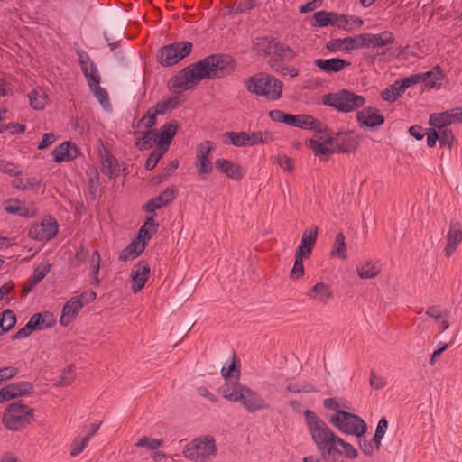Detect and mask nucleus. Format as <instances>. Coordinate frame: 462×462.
<instances>
[{"label":"nucleus","mask_w":462,"mask_h":462,"mask_svg":"<svg viewBox=\"0 0 462 462\" xmlns=\"http://www.w3.org/2000/svg\"><path fill=\"white\" fill-rule=\"evenodd\" d=\"M219 392L225 399L240 403L249 413L270 409V404L263 398L239 382H226Z\"/></svg>","instance_id":"f257e3e1"},{"label":"nucleus","mask_w":462,"mask_h":462,"mask_svg":"<svg viewBox=\"0 0 462 462\" xmlns=\"http://www.w3.org/2000/svg\"><path fill=\"white\" fill-rule=\"evenodd\" d=\"M304 416L309 431L317 448L319 451L326 450L328 455L340 453V450L336 448V439L338 437L331 430L326 422L310 410H306Z\"/></svg>","instance_id":"f03ea898"},{"label":"nucleus","mask_w":462,"mask_h":462,"mask_svg":"<svg viewBox=\"0 0 462 462\" xmlns=\"http://www.w3.org/2000/svg\"><path fill=\"white\" fill-rule=\"evenodd\" d=\"M244 86L250 93L264 97L271 101L279 100L283 88L281 80L267 73H257L247 78L244 81Z\"/></svg>","instance_id":"7ed1b4c3"},{"label":"nucleus","mask_w":462,"mask_h":462,"mask_svg":"<svg viewBox=\"0 0 462 462\" xmlns=\"http://www.w3.org/2000/svg\"><path fill=\"white\" fill-rule=\"evenodd\" d=\"M157 229L158 224L154 221V214H152L140 228L137 237L120 253L118 260L127 262L137 258L143 252L147 241L157 232Z\"/></svg>","instance_id":"20e7f679"},{"label":"nucleus","mask_w":462,"mask_h":462,"mask_svg":"<svg viewBox=\"0 0 462 462\" xmlns=\"http://www.w3.org/2000/svg\"><path fill=\"white\" fill-rule=\"evenodd\" d=\"M202 79V60L189 65L170 79L169 88L174 92L192 88Z\"/></svg>","instance_id":"39448f33"},{"label":"nucleus","mask_w":462,"mask_h":462,"mask_svg":"<svg viewBox=\"0 0 462 462\" xmlns=\"http://www.w3.org/2000/svg\"><path fill=\"white\" fill-rule=\"evenodd\" d=\"M328 421L340 432L354 435L356 438L363 437L367 429L364 420L356 414L346 411H337L330 417Z\"/></svg>","instance_id":"423d86ee"},{"label":"nucleus","mask_w":462,"mask_h":462,"mask_svg":"<svg viewBox=\"0 0 462 462\" xmlns=\"http://www.w3.org/2000/svg\"><path fill=\"white\" fill-rule=\"evenodd\" d=\"M365 97L346 89L336 93H330L324 97L323 103L333 106L339 112L348 113L362 107L365 105Z\"/></svg>","instance_id":"0eeeda50"},{"label":"nucleus","mask_w":462,"mask_h":462,"mask_svg":"<svg viewBox=\"0 0 462 462\" xmlns=\"http://www.w3.org/2000/svg\"><path fill=\"white\" fill-rule=\"evenodd\" d=\"M33 409L23 403H11L5 411L3 424L11 430H18L29 424L32 416Z\"/></svg>","instance_id":"6e6552de"},{"label":"nucleus","mask_w":462,"mask_h":462,"mask_svg":"<svg viewBox=\"0 0 462 462\" xmlns=\"http://www.w3.org/2000/svg\"><path fill=\"white\" fill-rule=\"evenodd\" d=\"M190 42H176L161 48L158 60L163 67H171L187 57L192 50Z\"/></svg>","instance_id":"1a4fd4ad"},{"label":"nucleus","mask_w":462,"mask_h":462,"mask_svg":"<svg viewBox=\"0 0 462 462\" xmlns=\"http://www.w3.org/2000/svg\"><path fill=\"white\" fill-rule=\"evenodd\" d=\"M233 69L234 60L229 55H212L204 59V78H223Z\"/></svg>","instance_id":"9d476101"},{"label":"nucleus","mask_w":462,"mask_h":462,"mask_svg":"<svg viewBox=\"0 0 462 462\" xmlns=\"http://www.w3.org/2000/svg\"><path fill=\"white\" fill-rule=\"evenodd\" d=\"M58 234V225L54 218H44L41 223L33 224L29 230L31 238L37 241H49Z\"/></svg>","instance_id":"9b49d317"},{"label":"nucleus","mask_w":462,"mask_h":462,"mask_svg":"<svg viewBox=\"0 0 462 462\" xmlns=\"http://www.w3.org/2000/svg\"><path fill=\"white\" fill-rule=\"evenodd\" d=\"M328 142L333 146L335 152H351L358 147L356 138L345 132H338L328 137Z\"/></svg>","instance_id":"f8f14e48"},{"label":"nucleus","mask_w":462,"mask_h":462,"mask_svg":"<svg viewBox=\"0 0 462 462\" xmlns=\"http://www.w3.org/2000/svg\"><path fill=\"white\" fill-rule=\"evenodd\" d=\"M290 126L299 127L302 129L314 130L317 133L325 131V126L318 119L309 115H290L286 118Z\"/></svg>","instance_id":"ddd939ff"},{"label":"nucleus","mask_w":462,"mask_h":462,"mask_svg":"<svg viewBox=\"0 0 462 462\" xmlns=\"http://www.w3.org/2000/svg\"><path fill=\"white\" fill-rule=\"evenodd\" d=\"M215 169L234 180H240L245 175V170L240 164L224 158L216 160Z\"/></svg>","instance_id":"4468645a"},{"label":"nucleus","mask_w":462,"mask_h":462,"mask_svg":"<svg viewBox=\"0 0 462 462\" xmlns=\"http://www.w3.org/2000/svg\"><path fill=\"white\" fill-rule=\"evenodd\" d=\"M361 48H381L393 43L394 36L389 31L381 33H363L361 34Z\"/></svg>","instance_id":"2eb2a0df"},{"label":"nucleus","mask_w":462,"mask_h":462,"mask_svg":"<svg viewBox=\"0 0 462 462\" xmlns=\"http://www.w3.org/2000/svg\"><path fill=\"white\" fill-rule=\"evenodd\" d=\"M78 56L81 69L86 77L88 87L99 84L100 75L98 73L97 66L90 60L89 56L82 51L78 52Z\"/></svg>","instance_id":"dca6fc26"},{"label":"nucleus","mask_w":462,"mask_h":462,"mask_svg":"<svg viewBox=\"0 0 462 462\" xmlns=\"http://www.w3.org/2000/svg\"><path fill=\"white\" fill-rule=\"evenodd\" d=\"M150 276L149 264L144 261L137 263L131 272L132 290L134 292L140 291Z\"/></svg>","instance_id":"f3484780"},{"label":"nucleus","mask_w":462,"mask_h":462,"mask_svg":"<svg viewBox=\"0 0 462 462\" xmlns=\"http://www.w3.org/2000/svg\"><path fill=\"white\" fill-rule=\"evenodd\" d=\"M318 232L319 228L317 226H313L303 232L300 245L296 249V255L306 258L310 257L317 241Z\"/></svg>","instance_id":"a211bd4d"},{"label":"nucleus","mask_w":462,"mask_h":462,"mask_svg":"<svg viewBox=\"0 0 462 462\" xmlns=\"http://www.w3.org/2000/svg\"><path fill=\"white\" fill-rule=\"evenodd\" d=\"M447 244L445 246V254L447 257L451 256L457 250L458 245L462 241V224L459 222H451L449 230L447 234Z\"/></svg>","instance_id":"6ab92c4d"},{"label":"nucleus","mask_w":462,"mask_h":462,"mask_svg":"<svg viewBox=\"0 0 462 462\" xmlns=\"http://www.w3.org/2000/svg\"><path fill=\"white\" fill-rule=\"evenodd\" d=\"M83 306L84 303L79 298L72 297L69 299L62 309L60 323L64 327L69 326L74 320Z\"/></svg>","instance_id":"aec40b11"},{"label":"nucleus","mask_w":462,"mask_h":462,"mask_svg":"<svg viewBox=\"0 0 462 462\" xmlns=\"http://www.w3.org/2000/svg\"><path fill=\"white\" fill-rule=\"evenodd\" d=\"M178 125L175 122H170L163 125L161 128L160 134H157L154 143H157V148L164 149L167 152L169 145L176 134Z\"/></svg>","instance_id":"412c9836"},{"label":"nucleus","mask_w":462,"mask_h":462,"mask_svg":"<svg viewBox=\"0 0 462 462\" xmlns=\"http://www.w3.org/2000/svg\"><path fill=\"white\" fill-rule=\"evenodd\" d=\"M253 50L258 54L273 56L277 52V42L272 37H258L253 41Z\"/></svg>","instance_id":"4be33fe9"},{"label":"nucleus","mask_w":462,"mask_h":462,"mask_svg":"<svg viewBox=\"0 0 462 462\" xmlns=\"http://www.w3.org/2000/svg\"><path fill=\"white\" fill-rule=\"evenodd\" d=\"M314 64L327 73L338 72L350 65V62L340 58L317 59Z\"/></svg>","instance_id":"5701e85b"},{"label":"nucleus","mask_w":462,"mask_h":462,"mask_svg":"<svg viewBox=\"0 0 462 462\" xmlns=\"http://www.w3.org/2000/svg\"><path fill=\"white\" fill-rule=\"evenodd\" d=\"M174 198H175V190L173 189H166L158 197L149 200L143 206V208L147 212L153 213L156 209H159L162 207L169 204L171 201H172L174 199Z\"/></svg>","instance_id":"b1692460"},{"label":"nucleus","mask_w":462,"mask_h":462,"mask_svg":"<svg viewBox=\"0 0 462 462\" xmlns=\"http://www.w3.org/2000/svg\"><path fill=\"white\" fill-rule=\"evenodd\" d=\"M7 401L25 396L32 392V386L29 382H19L2 388Z\"/></svg>","instance_id":"393cba45"},{"label":"nucleus","mask_w":462,"mask_h":462,"mask_svg":"<svg viewBox=\"0 0 462 462\" xmlns=\"http://www.w3.org/2000/svg\"><path fill=\"white\" fill-rule=\"evenodd\" d=\"M52 153L55 162H61L64 161H70L76 158L79 154V151L73 143L69 142H65L61 143L60 146L56 147L53 150Z\"/></svg>","instance_id":"a878e982"},{"label":"nucleus","mask_w":462,"mask_h":462,"mask_svg":"<svg viewBox=\"0 0 462 462\" xmlns=\"http://www.w3.org/2000/svg\"><path fill=\"white\" fill-rule=\"evenodd\" d=\"M357 120L360 124L368 127L378 126L384 122L383 117L371 107L360 111L357 114Z\"/></svg>","instance_id":"bb28decb"},{"label":"nucleus","mask_w":462,"mask_h":462,"mask_svg":"<svg viewBox=\"0 0 462 462\" xmlns=\"http://www.w3.org/2000/svg\"><path fill=\"white\" fill-rule=\"evenodd\" d=\"M308 296L326 304L332 298V291L327 283L318 282L309 291Z\"/></svg>","instance_id":"cd10ccee"},{"label":"nucleus","mask_w":462,"mask_h":462,"mask_svg":"<svg viewBox=\"0 0 462 462\" xmlns=\"http://www.w3.org/2000/svg\"><path fill=\"white\" fill-rule=\"evenodd\" d=\"M356 272L361 279H374L380 273L381 268L377 262L366 261L357 265Z\"/></svg>","instance_id":"c85d7f7f"},{"label":"nucleus","mask_w":462,"mask_h":462,"mask_svg":"<svg viewBox=\"0 0 462 462\" xmlns=\"http://www.w3.org/2000/svg\"><path fill=\"white\" fill-rule=\"evenodd\" d=\"M119 171V164L116 157L111 153H106L101 161V171L109 178H114L118 175Z\"/></svg>","instance_id":"c756f323"},{"label":"nucleus","mask_w":462,"mask_h":462,"mask_svg":"<svg viewBox=\"0 0 462 462\" xmlns=\"http://www.w3.org/2000/svg\"><path fill=\"white\" fill-rule=\"evenodd\" d=\"M30 106L34 110H42L45 107L48 103V96L42 88H36L32 90L28 94Z\"/></svg>","instance_id":"7c9ffc66"},{"label":"nucleus","mask_w":462,"mask_h":462,"mask_svg":"<svg viewBox=\"0 0 462 462\" xmlns=\"http://www.w3.org/2000/svg\"><path fill=\"white\" fill-rule=\"evenodd\" d=\"M30 319L33 322L36 329L41 330L51 328L56 323L54 316L48 311L34 314Z\"/></svg>","instance_id":"2f4dec72"},{"label":"nucleus","mask_w":462,"mask_h":462,"mask_svg":"<svg viewBox=\"0 0 462 462\" xmlns=\"http://www.w3.org/2000/svg\"><path fill=\"white\" fill-rule=\"evenodd\" d=\"M331 255L338 257L342 260L346 259V244L345 242V236L343 233H337L331 250Z\"/></svg>","instance_id":"473e14b6"},{"label":"nucleus","mask_w":462,"mask_h":462,"mask_svg":"<svg viewBox=\"0 0 462 462\" xmlns=\"http://www.w3.org/2000/svg\"><path fill=\"white\" fill-rule=\"evenodd\" d=\"M223 138L226 144H232L237 147L247 146L246 132H227L223 135Z\"/></svg>","instance_id":"72a5a7b5"},{"label":"nucleus","mask_w":462,"mask_h":462,"mask_svg":"<svg viewBox=\"0 0 462 462\" xmlns=\"http://www.w3.org/2000/svg\"><path fill=\"white\" fill-rule=\"evenodd\" d=\"M309 145L310 148L318 156L327 155L335 152V149H333V146L329 144V143L328 142V138H326L323 142H319L311 139L310 140Z\"/></svg>","instance_id":"f704fd0d"},{"label":"nucleus","mask_w":462,"mask_h":462,"mask_svg":"<svg viewBox=\"0 0 462 462\" xmlns=\"http://www.w3.org/2000/svg\"><path fill=\"white\" fill-rule=\"evenodd\" d=\"M221 374L226 379H235L234 382H238L240 377V370L236 365V356H233L231 362L229 364H226L221 369Z\"/></svg>","instance_id":"c9c22d12"},{"label":"nucleus","mask_w":462,"mask_h":462,"mask_svg":"<svg viewBox=\"0 0 462 462\" xmlns=\"http://www.w3.org/2000/svg\"><path fill=\"white\" fill-rule=\"evenodd\" d=\"M443 78L442 71L439 67H435L432 70L423 72V80L422 82L429 88H439V81H440Z\"/></svg>","instance_id":"e433bc0d"},{"label":"nucleus","mask_w":462,"mask_h":462,"mask_svg":"<svg viewBox=\"0 0 462 462\" xmlns=\"http://www.w3.org/2000/svg\"><path fill=\"white\" fill-rule=\"evenodd\" d=\"M202 446V439L196 438L190 441L183 451L184 456L191 460H197L200 455V449Z\"/></svg>","instance_id":"4c0bfd02"},{"label":"nucleus","mask_w":462,"mask_h":462,"mask_svg":"<svg viewBox=\"0 0 462 462\" xmlns=\"http://www.w3.org/2000/svg\"><path fill=\"white\" fill-rule=\"evenodd\" d=\"M16 322V317L13 310H5L0 319V336L14 328Z\"/></svg>","instance_id":"58836bf2"},{"label":"nucleus","mask_w":462,"mask_h":462,"mask_svg":"<svg viewBox=\"0 0 462 462\" xmlns=\"http://www.w3.org/2000/svg\"><path fill=\"white\" fill-rule=\"evenodd\" d=\"M41 181L36 178H29V179H15L13 181V186L15 189H23V190H36L40 188Z\"/></svg>","instance_id":"ea45409f"},{"label":"nucleus","mask_w":462,"mask_h":462,"mask_svg":"<svg viewBox=\"0 0 462 462\" xmlns=\"http://www.w3.org/2000/svg\"><path fill=\"white\" fill-rule=\"evenodd\" d=\"M429 123L435 129L448 128L450 125L447 111L430 115Z\"/></svg>","instance_id":"a19ab883"},{"label":"nucleus","mask_w":462,"mask_h":462,"mask_svg":"<svg viewBox=\"0 0 462 462\" xmlns=\"http://www.w3.org/2000/svg\"><path fill=\"white\" fill-rule=\"evenodd\" d=\"M399 87H401L400 83L398 81L394 82L388 88L382 91V98L388 102L395 101L404 92L403 89H401Z\"/></svg>","instance_id":"79ce46f5"},{"label":"nucleus","mask_w":462,"mask_h":462,"mask_svg":"<svg viewBox=\"0 0 462 462\" xmlns=\"http://www.w3.org/2000/svg\"><path fill=\"white\" fill-rule=\"evenodd\" d=\"M90 439V435L78 436L72 441L70 445V456L77 457L87 447Z\"/></svg>","instance_id":"37998d69"},{"label":"nucleus","mask_w":462,"mask_h":462,"mask_svg":"<svg viewBox=\"0 0 462 462\" xmlns=\"http://www.w3.org/2000/svg\"><path fill=\"white\" fill-rule=\"evenodd\" d=\"M388 427V421L385 418H382L375 430V433L373 438V441L374 442L376 450H379L382 445V439L386 432V429Z\"/></svg>","instance_id":"c03bdc74"},{"label":"nucleus","mask_w":462,"mask_h":462,"mask_svg":"<svg viewBox=\"0 0 462 462\" xmlns=\"http://www.w3.org/2000/svg\"><path fill=\"white\" fill-rule=\"evenodd\" d=\"M101 257L98 251H94L90 256V267L92 269L93 284L99 285L98 278L100 269Z\"/></svg>","instance_id":"a18cd8bd"},{"label":"nucleus","mask_w":462,"mask_h":462,"mask_svg":"<svg viewBox=\"0 0 462 462\" xmlns=\"http://www.w3.org/2000/svg\"><path fill=\"white\" fill-rule=\"evenodd\" d=\"M178 106H179V97H172L167 100L158 103L154 106V108L156 109V113H159L160 115H163V114L176 108Z\"/></svg>","instance_id":"49530a36"},{"label":"nucleus","mask_w":462,"mask_h":462,"mask_svg":"<svg viewBox=\"0 0 462 462\" xmlns=\"http://www.w3.org/2000/svg\"><path fill=\"white\" fill-rule=\"evenodd\" d=\"M89 88L103 107L106 108L110 106L108 94L99 84L89 87Z\"/></svg>","instance_id":"de8ad7c7"},{"label":"nucleus","mask_w":462,"mask_h":462,"mask_svg":"<svg viewBox=\"0 0 462 462\" xmlns=\"http://www.w3.org/2000/svg\"><path fill=\"white\" fill-rule=\"evenodd\" d=\"M75 373L72 365H68L61 373L60 380L56 383L57 386L64 387L69 386L74 381Z\"/></svg>","instance_id":"09e8293b"},{"label":"nucleus","mask_w":462,"mask_h":462,"mask_svg":"<svg viewBox=\"0 0 462 462\" xmlns=\"http://www.w3.org/2000/svg\"><path fill=\"white\" fill-rule=\"evenodd\" d=\"M314 25L325 27L328 24L333 25V13L319 11L314 14Z\"/></svg>","instance_id":"8fccbe9b"},{"label":"nucleus","mask_w":462,"mask_h":462,"mask_svg":"<svg viewBox=\"0 0 462 462\" xmlns=\"http://www.w3.org/2000/svg\"><path fill=\"white\" fill-rule=\"evenodd\" d=\"M270 65L275 72H278L283 76L289 75L290 77H296L299 74L297 69L292 66H282L277 62L274 59L271 60Z\"/></svg>","instance_id":"3c124183"},{"label":"nucleus","mask_w":462,"mask_h":462,"mask_svg":"<svg viewBox=\"0 0 462 462\" xmlns=\"http://www.w3.org/2000/svg\"><path fill=\"white\" fill-rule=\"evenodd\" d=\"M296 56L295 51L288 46L280 44L277 42V52H274L273 57L280 59L282 60L291 61Z\"/></svg>","instance_id":"603ef678"},{"label":"nucleus","mask_w":462,"mask_h":462,"mask_svg":"<svg viewBox=\"0 0 462 462\" xmlns=\"http://www.w3.org/2000/svg\"><path fill=\"white\" fill-rule=\"evenodd\" d=\"M333 26L346 31L353 30V23H351L350 17L346 14L333 13Z\"/></svg>","instance_id":"864d4df0"},{"label":"nucleus","mask_w":462,"mask_h":462,"mask_svg":"<svg viewBox=\"0 0 462 462\" xmlns=\"http://www.w3.org/2000/svg\"><path fill=\"white\" fill-rule=\"evenodd\" d=\"M337 445L342 448L343 450L340 451V453H343L346 457L351 459L357 457L358 452L356 448H355L350 443L345 441L343 439L339 437L336 439V447Z\"/></svg>","instance_id":"5fc2aeb1"},{"label":"nucleus","mask_w":462,"mask_h":462,"mask_svg":"<svg viewBox=\"0 0 462 462\" xmlns=\"http://www.w3.org/2000/svg\"><path fill=\"white\" fill-rule=\"evenodd\" d=\"M439 141L440 145L442 146H448V148L452 147V144L455 141V137L453 135V133L450 128H443V129H437Z\"/></svg>","instance_id":"6e6d98bb"},{"label":"nucleus","mask_w":462,"mask_h":462,"mask_svg":"<svg viewBox=\"0 0 462 462\" xmlns=\"http://www.w3.org/2000/svg\"><path fill=\"white\" fill-rule=\"evenodd\" d=\"M157 134L153 133L152 130H146L141 134V136L137 138L136 146L140 150L146 149L152 141L154 142Z\"/></svg>","instance_id":"4d7b16f0"},{"label":"nucleus","mask_w":462,"mask_h":462,"mask_svg":"<svg viewBox=\"0 0 462 462\" xmlns=\"http://www.w3.org/2000/svg\"><path fill=\"white\" fill-rule=\"evenodd\" d=\"M162 445V440L149 437H143L140 439L135 446L140 448H147L151 450H157Z\"/></svg>","instance_id":"13d9d810"},{"label":"nucleus","mask_w":462,"mask_h":462,"mask_svg":"<svg viewBox=\"0 0 462 462\" xmlns=\"http://www.w3.org/2000/svg\"><path fill=\"white\" fill-rule=\"evenodd\" d=\"M217 447L215 439L211 436H204V459L215 457Z\"/></svg>","instance_id":"bf43d9fd"},{"label":"nucleus","mask_w":462,"mask_h":462,"mask_svg":"<svg viewBox=\"0 0 462 462\" xmlns=\"http://www.w3.org/2000/svg\"><path fill=\"white\" fill-rule=\"evenodd\" d=\"M305 257L295 254V262L291 271L290 276L293 280H298L304 275L303 259Z\"/></svg>","instance_id":"052dcab7"},{"label":"nucleus","mask_w":462,"mask_h":462,"mask_svg":"<svg viewBox=\"0 0 462 462\" xmlns=\"http://www.w3.org/2000/svg\"><path fill=\"white\" fill-rule=\"evenodd\" d=\"M286 389L291 393H312L315 392V387L310 383H290L287 384Z\"/></svg>","instance_id":"680f3d73"},{"label":"nucleus","mask_w":462,"mask_h":462,"mask_svg":"<svg viewBox=\"0 0 462 462\" xmlns=\"http://www.w3.org/2000/svg\"><path fill=\"white\" fill-rule=\"evenodd\" d=\"M164 149L156 148L148 157L145 162V168L148 171L152 170L162 157V155L166 152L163 151Z\"/></svg>","instance_id":"e2e57ef3"},{"label":"nucleus","mask_w":462,"mask_h":462,"mask_svg":"<svg viewBox=\"0 0 462 462\" xmlns=\"http://www.w3.org/2000/svg\"><path fill=\"white\" fill-rule=\"evenodd\" d=\"M422 80H423V73H418V74H413L410 77H406V78L402 79V80H399L398 82L401 85V87H400L401 89H403V91H405V89L408 88L409 87H411V85L422 82Z\"/></svg>","instance_id":"0e129e2a"},{"label":"nucleus","mask_w":462,"mask_h":462,"mask_svg":"<svg viewBox=\"0 0 462 462\" xmlns=\"http://www.w3.org/2000/svg\"><path fill=\"white\" fill-rule=\"evenodd\" d=\"M20 200H8L5 204V210L11 214L25 216L26 212L22 208Z\"/></svg>","instance_id":"69168bd1"},{"label":"nucleus","mask_w":462,"mask_h":462,"mask_svg":"<svg viewBox=\"0 0 462 462\" xmlns=\"http://www.w3.org/2000/svg\"><path fill=\"white\" fill-rule=\"evenodd\" d=\"M425 313L430 318L438 320L441 318H448V310L446 309H441L439 306H430L426 310Z\"/></svg>","instance_id":"338daca9"},{"label":"nucleus","mask_w":462,"mask_h":462,"mask_svg":"<svg viewBox=\"0 0 462 462\" xmlns=\"http://www.w3.org/2000/svg\"><path fill=\"white\" fill-rule=\"evenodd\" d=\"M449 125L462 123V106L447 110Z\"/></svg>","instance_id":"774afa93"}]
</instances>
